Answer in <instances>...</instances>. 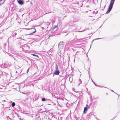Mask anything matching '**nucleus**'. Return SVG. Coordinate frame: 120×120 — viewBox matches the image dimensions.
Segmentation results:
<instances>
[{"label": "nucleus", "mask_w": 120, "mask_h": 120, "mask_svg": "<svg viewBox=\"0 0 120 120\" xmlns=\"http://www.w3.org/2000/svg\"><path fill=\"white\" fill-rule=\"evenodd\" d=\"M35 26H33L32 27V28H30V29L28 28V29H27V30H30V29H31V30L34 29V31L32 33L30 34H29V35H31L33 33H35V32H36V30L35 29Z\"/></svg>", "instance_id": "obj_3"}, {"label": "nucleus", "mask_w": 120, "mask_h": 120, "mask_svg": "<svg viewBox=\"0 0 120 120\" xmlns=\"http://www.w3.org/2000/svg\"><path fill=\"white\" fill-rule=\"evenodd\" d=\"M115 0H111L110 5L108 9V10L105 14H108L110 12L112 8Z\"/></svg>", "instance_id": "obj_1"}, {"label": "nucleus", "mask_w": 120, "mask_h": 120, "mask_svg": "<svg viewBox=\"0 0 120 120\" xmlns=\"http://www.w3.org/2000/svg\"><path fill=\"white\" fill-rule=\"evenodd\" d=\"M98 11H96V12H95V13L96 14H97V13H98Z\"/></svg>", "instance_id": "obj_32"}, {"label": "nucleus", "mask_w": 120, "mask_h": 120, "mask_svg": "<svg viewBox=\"0 0 120 120\" xmlns=\"http://www.w3.org/2000/svg\"><path fill=\"white\" fill-rule=\"evenodd\" d=\"M30 84H29V85H29V86H30Z\"/></svg>", "instance_id": "obj_52"}, {"label": "nucleus", "mask_w": 120, "mask_h": 120, "mask_svg": "<svg viewBox=\"0 0 120 120\" xmlns=\"http://www.w3.org/2000/svg\"><path fill=\"white\" fill-rule=\"evenodd\" d=\"M111 91H112V92H114V91H113V90H111Z\"/></svg>", "instance_id": "obj_39"}, {"label": "nucleus", "mask_w": 120, "mask_h": 120, "mask_svg": "<svg viewBox=\"0 0 120 120\" xmlns=\"http://www.w3.org/2000/svg\"><path fill=\"white\" fill-rule=\"evenodd\" d=\"M20 68V67L17 65H15V69H17Z\"/></svg>", "instance_id": "obj_13"}, {"label": "nucleus", "mask_w": 120, "mask_h": 120, "mask_svg": "<svg viewBox=\"0 0 120 120\" xmlns=\"http://www.w3.org/2000/svg\"><path fill=\"white\" fill-rule=\"evenodd\" d=\"M97 101H95L94 102V104H97Z\"/></svg>", "instance_id": "obj_29"}, {"label": "nucleus", "mask_w": 120, "mask_h": 120, "mask_svg": "<svg viewBox=\"0 0 120 120\" xmlns=\"http://www.w3.org/2000/svg\"><path fill=\"white\" fill-rule=\"evenodd\" d=\"M32 55L38 58H39V56L37 55H36V54H32Z\"/></svg>", "instance_id": "obj_17"}, {"label": "nucleus", "mask_w": 120, "mask_h": 120, "mask_svg": "<svg viewBox=\"0 0 120 120\" xmlns=\"http://www.w3.org/2000/svg\"><path fill=\"white\" fill-rule=\"evenodd\" d=\"M46 100H47V99L44 98H43L41 99V101H46Z\"/></svg>", "instance_id": "obj_18"}, {"label": "nucleus", "mask_w": 120, "mask_h": 120, "mask_svg": "<svg viewBox=\"0 0 120 120\" xmlns=\"http://www.w3.org/2000/svg\"><path fill=\"white\" fill-rule=\"evenodd\" d=\"M2 0H0V2L2 1Z\"/></svg>", "instance_id": "obj_46"}, {"label": "nucleus", "mask_w": 120, "mask_h": 120, "mask_svg": "<svg viewBox=\"0 0 120 120\" xmlns=\"http://www.w3.org/2000/svg\"><path fill=\"white\" fill-rule=\"evenodd\" d=\"M11 102L12 103L11 106L12 107H14L15 105V103L14 102H13L11 101Z\"/></svg>", "instance_id": "obj_15"}, {"label": "nucleus", "mask_w": 120, "mask_h": 120, "mask_svg": "<svg viewBox=\"0 0 120 120\" xmlns=\"http://www.w3.org/2000/svg\"><path fill=\"white\" fill-rule=\"evenodd\" d=\"M91 10H90V11H91Z\"/></svg>", "instance_id": "obj_54"}, {"label": "nucleus", "mask_w": 120, "mask_h": 120, "mask_svg": "<svg viewBox=\"0 0 120 120\" xmlns=\"http://www.w3.org/2000/svg\"><path fill=\"white\" fill-rule=\"evenodd\" d=\"M24 47H25V49H26L27 50H28L29 48V47L28 45H27L26 44H25L24 45Z\"/></svg>", "instance_id": "obj_9"}, {"label": "nucleus", "mask_w": 120, "mask_h": 120, "mask_svg": "<svg viewBox=\"0 0 120 120\" xmlns=\"http://www.w3.org/2000/svg\"><path fill=\"white\" fill-rule=\"evenodd\" d=\"M47 100H46V101H47V102L49 103V102L51 101L49 99H47Z\"/></svg>", "instance_id": "obj_22"}, {"label": "nucleus", "mask_w": 120, "mask_h": 120, "mask_svg": "<svg viewBox=\"0 0 120 120\" xmlns=\"http://www.w3.org/2000/svg\"><path fill=\"white\" fill-rule=\"evenodd\" d=\"M2 105H3V107L4 106V104H2Z\"/></svg>", "instance_id": "obj_40"}, {"label": "nucleus", "mask_w": 120, "mask_h": 120, "mask_svg": "<svg viewBox=\"0 0 120 120\" xmlns=\"http://www.w3.org/2000/svg\"><path fill=\"white\" fill-rule=\"evenodd\" d=\"M57 63H56V64L55 69L56 70H59L57 64Z\"/></svg>", "instance_id": "obj_14"}, {"label": "nucleus", "mask_w": 120, "mask_h": 120, "mask_svg": "<svg viewBox=\"0 0 120 120\" xmlns=\"http://www.w3.org/2000/svg\"><path fill=\"white\" fill-rule=\"evenodd\" d=\"M74 61H75V60H74Z\"/></svg>", "instance_id": "obj_53"}, {"label": "nucleus", "mask_w": 120, "mask_h": 120, "mask_svg": "<svg viewBox=\"0 0 120 120\" xmlns=\"http://www.w3.org/2000/svg\"><path fill=\"white\" fill-rule=\"evenodd\" d=\"M16 73H17V71H16Z\"/></svg>", "instance_id": "obj_47"}, {"label": "nucleus", "mask_w": 120, "mask_h": 120, "mask_svg": "<svg viewBox=\"0 0 120 120\" xmlns=\"http://www.w3.org/2000/svg\"><path fill=\"white\" fill-rule=\"evenodd\" d=\"M7 75V73H5V75Z\"/></svg>", "instance_id": "obj_45"}, {"label": "nucleus", "mask_w": 120, "mask_h": 120, "mask_svg": "<svg viewBox=\"0 0 120 120\" xmlns=\"http://www.w3.org/2000/svg\"><path fill=\"white\" fill-rule=\"evenodd\" d=\"M53 104H54V105H55V104L53 102H52Z\"/></svg>", "instance_id": "obj_37"}, {"label": "nucleus", "mask_w": 120, "mask_h": 120, "mask_svg": "<svg viewBox=\"0 0 120 120\" xmlns=\"http://www.w3.org/2000/svg\"><path fill=\"white\" fill-rule=\"evenodd\" d=\"M1 76V74H0V78Z\"/></svg>", "instance_id": "obj_33"}, {"label": "nucleus", "mask_w": 120, "mask_h": 120, "mask_svg": "<svg viewBox=\"0 0 120 120\" xmlns=\"http://www.w3.org/2000/svg\"><path fill=\"white\" fill-rule=\"evenodd\" d=\"M98 120H99V119H98Z\"/></svg>", "instance_id": "obj_56"}, {"label": "nucleus", "mask_w": 120, "mask_h": 120, "mask_svg": "<svg viewBox=\"0 0 120 120\" xmlns=\"http://www.w3.org/2000/svg\"><path fill=\"white\" fill-rule=\"evenodd\" d=\"M116 117H115L114 118H113V119H112L111 120H113L114 118H115Z\"/></svg>", "instance_id": "obj_43"}, {"label": "nucleus", "mask_w": 120, "mask_h": 120, "mask_svg": "<svg viewBox=\"0 0 120 120\" xmlns=\"http://www.w3.org/2000/svg\"><path fill=\"white\" fill-rule=\"evenodd\" d=\"M53 76H54V75H55L53 73Z\"/></svg>", "instance_id": "obj_42"}, {"label": "nucleus", "mask_w": 120, "mask_h": 120, "mask_svg": "<svg viewBox=\"0 0 120 120\" xmlns=\"http://www.w3.org/2000/svg\"><path fill=\"white\" fill-rule=\"evenodd\" d=\"M84 38H80V39H79V40L80 41H81L82 40L84 39Z\"/></svg>", "instance_id": "obj_28"}, {"label": "nucleus", "mask_w": 120, "mask_h": 120, "mask_svg": "<svg viewBox=\"0 0 120 120\" xmlns=\"http://www.w3.org/2000/svg\"><path fill=\"white\" fill-rule=\"evenodd\" d=\"M73 78L72 77H70L69 78V81L71 82V83H74L75 82V81H73Z\"/></svg>", "instance_id": "obj_5"}, {"label": "nucleus", "mask_w": 120, "mask_h": 120, "mask_svg": "<svg viewBox=\"0 0 120 120\" xmlns=\"http://www.w3.org/2000/svg\"><path fill=\"white\" fill-rule=\"evenodd\" d=\"M59 46H60V45H62V46H64V43L63 41L60 42L59 43Z\"/></svg>", "instance_id": "obj_12"}, {"label": "nucleus", "mask_w": 120, "mask_h": 120, "mask_svg": "<svg viewBox=\"0 0 120 120\" xmlns=\"http://www.w3.org/2000/svg\"><path fill=\"white\" fill-rule=\"evenodd\" d=\"M89 69H90V68L89 69H88V70H89Z\"/></svg>", "instance_id": "obj_38"}, {"label": "nucleus", "mask_w": 120, "mask_h": 120, "mask_svg": "<svg viewBox=\"0 0 120 120\" xmlns=\"http://www.w3.org/2000/svg\"><path fill=\"white\" fill-rule=\"evenodd\" d=\"M22 40L25 41V40L24 39H20V40H19V43L20 44V45H21V44H22Z\"/></svg>", "instance_id": "obj_11"}, {"label": "nucleus", "mask_w": 120, "mask_h": 120, "mask_svg": "<svg viewBox=\"0 0 120 120\" xmlns=\"http://www.w3.org/2000/svg\"><path fill=\"white\" fill-rule=\"evenodd\" d=\"M66 16H65V17H66Z\"/></svg>", "instance_id": "obj_55"}, {"label": "nucleus", "mask_w": 120, "mask_h": 120, "mask_svg": "<svg viewBox=\"0 0 120 120\" xmlns=\"http://www.w3.org/2000/svg\"><path fill=\"white\" fill-rule=\"evenodd\" d=\"M116 117H115L114 118H113V119H112L111 120H113L114 118H115Z\"/></svg>", "instance_id": "obj_44"}, {"label": "nucleus", "mask_w": 120, "mask_h": 120, "mask_svg": "<svg viewBox=\"0 0 120 120\" xmlns=\"http://www.w3.org/2000/svg\"><path fill=\"white\" fill-rule=\"evenodd\" d=\"M12 37H14L16 35H17V33H15L14 34L12 33Z\"/></svg>", "instance_id": "obj_21"}, {"label": "nucleus", "mask_w": 120, "mask_h": 120, "mask_svg": "<svg viewBox=\"0 0 120 120\" xmlns=\"http://www.w3.org/2000/svg\"><path fill=\"white\" fill-rule=\"evenodd\" d=\"M79 82H80V83H79V85H80V84H81L82 83V81L81 80V79H79Z\"/></svg>", "instance_id": "obj_25"}, {"label": "nucleus", "mask_w": 120, "mask_h": 120, "mask_svg": "<svg viewBox=\"0 0 120 120\" xmlns=\"http://www.w3.org/2000/svg\"><path fill=\"white\" fill-rule=\"evenodd\" d=\"M96 118L97 119V120H98V119L97 118Z\"/></svg>", "instance_id": "obj_50"}, {"label": "nucleus", "mask_w": 120, "mask_h": 120, "mask_svg": "<svg viewBox=\"0 0 120 120\" xmlns=\"http://www.w3.org/2000/svg\"><path fill=\"white\" fill-rule=\"evenodd\" d=\"M59 44H58V47L59 48H63V47L64 46H62V45H61L60 46H59Z\"/></svg>", "instance_id": "obj_19"}, {"label": "nucleus", "mask_w": 120, "mask_h": 120, "mask_svg": "<svg viewBox=\"0 0 120 120\" xmlns=\"http://www.w3.org/2000/svg\"><path fill=\"white\" fill-rule=\"evenodd\" d=\"M101 39V38H96V39H95L94 40L92 41V42H93V41H94V40H98V39Z\"/></svg>", "instance_id": "obj_26"}, {"label": "nucleus", "mask_w": 120, "mask_h": 120, "mask_svg": "<svg viewBox=\"0 0 120 120\" xmlns=\"http://www.w3.org/2000/svg\"><path fill=\"white\" fill-rule=\"evenodd\" d=\"M74 90H75V89H74V88H73V91H74Z\"/></svg>", "instance_id": "obj_41"}, {"label": "nucleus", "mask_w": 120, "mask_h": 120, "mask_svg": "<svg viewBox=\"0 0 120 120\" xmlns=\"http://www.w3.org/2000/svg\"><path fill=\"white\" fill-rule=\"evenodd\" d=\"M23 11V10L22 9H19V12H21L22 11Z\"/></svg>", "instance_id": "obj_27"}, {"label": "nucleus", "mask_w": 120, "mask_h": 120, "mask_svg": "<svg viewBox=\"0 0 120 120\" xmlns=\"http://www.w3.org/2000/svg\"><path fill=\"white\" fill-rule=\"evenodd\" d=\"M90 99H92V96H90Z\"/></svg>", "instance_id": "obj_36"}, {"label": "nucleus", "mask_w": 120, "mask_h": 120, "mask_svg": "<svg viewBox=\"0 0 120 120\" xmlns=\"http://www.w3.org/2000/svg\"><path fill=\"white\" fill-rule=\"evenodd\" d=\"M94 12H95V11H93V13H94Z\"/></svg>", "instance_id": "obj_51"}, {"label": "nucleus", "mask_w": 120, "mask_h": 120, "mask_svg": "<svg viewBox=\"0 0 120 120\" xmlns=\"http://www.w3.org/2000/svg\"><path fill=\"white\" fill-rule=\"evenodd\" d=\"M27 96V94H26V93H24Z\"/></svg>", "instance_id": "obj_34"}, {"label": "nucleus", "mask_w": 120, "mask_h": 120, "mask_svg": "<svg viewBox=\"0 0 120 120\" xmlns=\"http://www.w3.org/2000/svg\"><path fill=\"white\" fill-rule=\"evenodd\" d=\"M29 70V68H28L27 71V73L28 72Z\"/></svg>", "instance_id": "obj_31"}, {"label": "nucleus", "mask_w": 120, "mask_h": 120, "mask_svg": "<svg viewBox=\"0 0 120 120\" xmlns=\"http://www.w3.org/2000/svg\"><path fill=\"white\" fill-rule=\"evenodd\" d=\"M52 24V23H50L49 22H46L45 23H44L43 24V25L45 26L44 27H42L43 29H48L49 28H50L51 27V26H50L51 24Z\"/></svg>", "instance_id": "obj_2"}, {"label": "nucleus", "mask_w": 120, "mask_h": 120, "mask_svg": "<svg viewBox=\"0 0 120 120\" xmlns=\"http://www.w3.org/2000/svg\"><path fill=\"white\" fill-rule=\"evenodd\" d=\"M57 27V26H53V30H54V29H55Z\"/></svg>", "instance_id": "obj_23"}, {"label": "nucleus", "mask_w": 120, "mask_h": 120, "mask_svg": "<svg viewBox=\"0 0 120 120\" xmlns=\"http://www.w3.org/2000/svg\"><path fill=\"white\" fill-rule=\"evenodd\" d=\"M86 13H87L88 12V11H86Z\"/></svg>", "instance_id": "obj_48"}, {"label": "nucleus", "mask_w": 120, "mask_h": 120, "mask_svg": "<svg viewBox=\"0 0 120 120\" xmlns=\"http://www.w3.org/2000/svg\"><path fill=\"white\" fill-rule=\"evenodd\" d=\"M60 73V72L59 70H55L54 73V74L56 75H59Z\"/></svg>", "instance_id": "obj_6"}, {"label": "nucleus", "mask_w": 120, "mask_h": 120, "mask_svg": "<svg viewBox=\"0 0 120 120\" xmlns=\"http://www.w3.org/2000/svg\"><path fill=\"white\" fill-rule=\"evenodd\" d=\"M91 80H92V81L93 82L94 84L96 86H98V85L97 84H96L95 83V82H94L93 80H92V79H91Z\"/></svg>", "instance_id": "obj_20"}, {"label": "nucleus", "mask_w": 120, "mask_h": 120, "mask_svg": "<svg viewBox=\"0 0 120 120\" xmlns=\"http://www.w3.org/2000/svg\"><path fill=\"white\" fill-rule=\"evenodd\" d=\"M4 102L6 101L5 100H4Z\"/></svg>", "instance_id": "obj_49"}, {"label": "nucleus", "mask_w": 120, "mask_h": 120, "mask_svg": "<svg viewBox=\"0 0 120 120\" xmlns=\"http://www.w3.org/2000/svg\"><path fill=\"white\" fill-rule=\"evenodd\" d=\"M87 109L88 108L86 107L84 108L83 111L84 114H85L87 112Z\"/></svg>", "instance_id": "obj_7"}, {"label": "nucleus", "mask_w": 120, "mask_h": 120, "mask_svg": "<svg viewBox=\"0 0 120 120\" xmlns=\"http://www.w3.org/2000/svg\"><path fill=\"white\" fill-rule=\"evenodd\" d=\"M4 2H5V1H4L1 4H0V6L2 4H3L4 3Z\"/></svg>", "instance_id": "obj_30"}, {"label": "nucleus", "mask_w": 120, "mask_h": 120, "mask_svg": "<svg viewBox=\"0 0 120 120\" xmlns=\"http://www.w3.org/2000/svg\"><path fill=\"white\" fill-rule=\"evenodd\" d=\"M29 60L31 62V63L32 62V61H33V60L30 59H29Z\"/></svg>", "instance_id": "obj_24"}, {"label": "nucleus", "mask_w": 120, "mask_h": 120, "mask_svg": "<svg viewBox=\"0 0 120 120\" xmlns=\"http://www.w3.org/2000/svg\"><path fill=\"white\" fill-rule=\"evenodd\" d=\"M17 2L19 4L21 5H22L24 4V2L22 0H17Z\"/></svg>", "instance_id": "obj_4"}, {"label": "nucleus", "mask_w": 120, "mask_h": 120, "mask_svg": "<svg viewBox=\"0 0 120 120\" xmlns=\"http://www.w3.org/2000/svg\"><path fill=\"white\" fill-rule=\"evenodd\" d=\"M73 41H74L75 42H78L80 41L79 40V39H77L75 38L74 39Z\"/></svg>", "instance_id": "obj_16"}, {"label": "nucleus", "mask_w": 120, "mask_h": 120, "mask_svg": "<svg viewBox=\"0 0 120 120\" xmlns=\"http://www.w3.org/2000/svg\"><path fill=\"white\" fill-rule=\"evenodd\" d=\"M30 85H32V86H34V85L33 84H31Z\"/></svg>", "instance_id": "obj_35"}, {"label": "nucleus", "mask_w": 120, "mask_h": 120, "mask_svg": "<svg viewBox=\"0 0 120 120\" xmlns=\"http://www.w3.org/2000/svg\"><path fill=\"white\" fill-rule=\"evenodd\" d=\"M92 114V112H90L89 113V114H88L87 115V119H89L91 117H90V116Z\"/></svg>", "instance_id": "obj_8"}, {"label": "nucleus", "mask_w": 120, "mask_h": 120, "mask_svg": "<svg viewBox=\"0 0 120 120\" xmlns=\"http://www.w3.org/2000/svg\"><path fill=\"white\" fill-rule=\"evenodd\" d=\"M7 64H4L2 65L1 67L2 68H4L6 67L7 66Z\"/></svg>", "instance_id": "obj_10"}]
</instances>
